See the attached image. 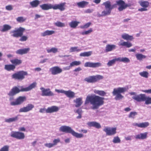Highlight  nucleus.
I'll list each match as a JSON object with an SVG mask.
<instances>
[{"label": "nucleus", "instance_id": "obj_41", "mask_svg": "<svg viewBox=\"0 0 151 151\" xmlns=\"http://www.w3.org/2000/svg\"><path fill=\"white\" fill-rule=\"evenodd\" d=\"M94 92L101 96H104L106 94V93L103 91H100L96 90H94Z\"/></svg>", "mask_w": 151, "mask_h": 151}, {"label": "nucleus", "instance_id": "obj_58", "mask_svg": "<svg viewBox=\"0 0 151 151\" xmlns=\"http://www.w3.org/2000/svg\"><path fill=\"white\" fill-rule=\"evenodd\" d=\"M133 138V136L132 135H129L127 137H125V139L126 140H129L131 141V140Z\"/></svg>", "mask_w": 151, "mask_h": 151}, {"label": "nucleus", "instance_id": "obj_24", "mask_svg": "<svg viewBox=\"0 0 151 151\" xmlns=\"http://www.w3.org/2000/svg\"><path fill=\"white\" fill-rule=\"evenodd\" d=\"M87 124L90 127H93L97 129H99L101 127L100 124L96 122H89Z\"/></svg>", "mask_w": 151, "mask_h": 151}, {"label": "nucleus", "instance_id": "obj_48", "mask_svg": "<svg viewBox=\"0 0 151 151\" xmlns=\"http://www.w3.org/2000/svg\"><path fill=\"white\" fill-rule=\"evenodd\" d=\"M149 125V123L148 122H144L140 123L139 127L141 128H145L147 127Z\"/></svg>", "mask_w": 151, "mask_h": 151}, {"label": "nucleus", "instance_id": "obj_42", "mask_svg": "<svg viewBox=\"0 0 151 151\" xmlns=\"http://www.w3.org/2000/svg\"><path fill=\"white\" fill-rule=\"evenodd\" d=\"M92 53V52L91 51H89L87 52H83L81 53L80 54V56L83 57H88L90 56Z\"/></svg>", "mask_w": 151, "mask_h": 151}, {"label": "nucleus", "instance_id": "obj_27", "mask_svg": "<svg viewBox=\"0 0 151 151\" xmlns=\"http://www.w3.org/2000/svg\"><path fill=\"white\" fill-rule=\"evenodd\" d=\"M122 37L125 40H127L132 41L134 38L132 36L130 35L127 33H123L121 35Z\"/></svg>", "mask_w": 151, "mask_h": 151}, {"label": "nucleus", "instance_id": "obj_6", "mask_svg": "<svg viewBox=\"0 0 151 151\" xmlns=\"http://www.w3.org/2000/svg\"><path fill=\"white\" fill-rule=\"evenodd\" d=\"M132 98L137 102L145 101L146 104H151V98L146 96L144 94H140L135 96H133Z\"/></svg>", "mask_w": 151, "mask_h": 151}, {"label": "nucleus", "instance_id": "obj_12", "mask_svg": "<svg viewBox=\"0 0 151 151\" xmlns=\"http://www.w3.org/2000/svg\"><path fill=\"white\" fill-rule=\"evenodd\" d=\"M116 128L105 127L103 131L106 133L107 135L111 136L115 135L116 133Z\"/></svg>", "mask_w": 151, "mask_h": 151}, {"label": "nucleus", "instance_id": "obj_25", "mask_svg": "<svg viewBox=\"0 0 151 151\" xmlns=\"http://www.w3.org/2000/svg\"><path fill=\"white\" fill-rule=\"evenodd\" d=\"M116 47V46L114 45H107L105 47V51L106 52L111 51L115 49Z\"/></svg>", "mask_w": 151, "mask_h": 151}, {"label": "nucleus", "instance_id": "obj_61", "mask_svg": "<svg viewBox=\"0 0 151 151\" xmlns=\"http://www.w3.org/2000/svg\"><path fill=\"white\" fill-rule=\"evenodd\" d=\"M55 91L58 92V93H63L64 94L65 91L61 89V90H59L57 89H55Z\"/></svg>", "mask_w": 151, "mask_h": 151}, {"label": "nucleus", "instance_id": "obj_13", "mask_svg": "<svg viewBox=\"0 0 151 151\" xmlns=\"http://www.w3.org/2000/svg\"><path fill=\"white\" fill-rule=\"evenodd\" d=\"M26 97L25 96H20L17 98L14 102L11 103L12 106H15L21 104L26 100Z\"/></svg>", "mask_w": 151, "mask_h": 151}, {"label": "nucleus", "instance_id": "obj_62", "mask_svg": "<svg viewBox=\"0 0 151 151\" xmlns=\"http://www.w3.org/2000/svg\"><path fill=\"white\" fill-rule=\"evenodd\" d=\"M74 112L76 113H78V114H81L82 110L81 109H79L76 111H74Z\"/></svg>", "mask_w": 151, "mask_h": 151}, {"label": "nucleus", "instance_id": "obj_50", "mask_svg": "<svg viewBox=\"0 0 151 151\" xmlns=\"http://www.w3.org/2000/svg\"><path fill=\"white\" fill-rule=\"evenodd\" d=\"M20 37L19 40V41L21 42H24L27 40L28 39V37L26 35H22L21 36H20Z\"/></svg>", "mask_w": 151, "mask_h": 151}, {"label": "nucleus", "instance_id": "obj_18", "mask_svg": "<svg viewBox=\"0 0 151 151\" xmlns=\"http://www.w3.org/2000/svg\"><path fill=\"white\" fill-rule=\"evenodd\" d=\"M12 27L7 24H4L0 27V31L1 32H5L10 30Z\"/></svg>", "mask_w": 151, "mask_h": 151}, {"label": "nucleus", "instance_id": "obj_64", "mask_svg": "<svg viewBox=\"0 0 151 151\" xmlns=\"http://www.w3.org/2000/svg\"><path fill=\"white\" fill-rule=\"evenodd\" d=\"M93 11V10L92 9H88L85 11V12L86 13H91Z\"/></svg>", "mask_w": 151, "mask_h": 151}, {"label": "nucleus", "instance_id": "obj_47", "mask_svg": "<svg viewBox=\"0 0 151 151\" xmlns=\"http://www.w3.org/2000/svg\"><path fill=\"white\" fill-rule=\"evenodd\" d=\"M112 142L114 143H119L121 142V140L118 136H115L113 138Z\"/></svg>", "mask_w": 151, "mask_h": 151}, {"label": "nucleus", "instance_id": "obj_36", "mask_svg": "<svg viewBox=\"0 0 151 151\" xmlns=\"http://www.w3.org/2000/svg\"><path fill=\"white\" fill-rule=\"evenodd\" d=\"M117 60L124 63H129L130 62V60L126 57H118L117 58Z\"/></svg>", "mask_w": 151, "mask_h": 151}, {"label": "nucleus", "instance_id": "obj_59", "mask_svg": "<svg viewBox=\"0 0 151 151\" xmlns=\"http://www.w3.org/2000/svg\"><path fill=\"white\" fill-rule=\"evenodd\" d=\"M46 109L45 108H41L39 110V112L41 113H46Z\"/></svg>", "mask_w": 151, "mask_h": 151}, {"label": "nucleus", "instance_id": "obj_35", "mask_svg": "<svg viewBox=\"0 0 151 151\" xmlns=\"http://www.w3.org/2000/svg\"><path fill=\"white\" fill-rule=\"evenodd\" d=\"M137 59L140 61H142L143 59L146 58V56L141 53H137L135 54Z\"/></svg>", "mask_w": 151, "mask_h": 151}, {"label": "nucleus", "instance_id": "obj_5", "mask_svg": "<svg viewBox=\"0 0 151 151\" xmlns=\"http://www.w3.org/2000/svg\"><path fill=\"white\" fill-rule=\"evenodd\" d=\"M128 89L127 87H118L117 88L114 89L112 92V94L113 96H116L115 99L116 100H119L123 98V96H122L121 93H124Z\"/></svg>", "mask_w": 151, "mask_h": 151}, {"label": "nucleus", "instance_id": "obj_51", "mask_svg": "<svg viewBox=\"0 0 151 151\" xmlns=\"http://www.w3.org/2000/svg\"><path fill=\"white\" fill-rule=\"evenodd\" d=\"M17 21L20 22H22L25 21L26 20V18H24L22 17H18L17 18Z\"/></svg>", "mask_w": 151, "mask_h": 151}, {"label": "nucleus", "instance_id": "obj_32", "mask_svg": "<svg viewBox=\"0 0 151 151\" xmlns=\"http://www.w3.org/2000/svg\"><path fill=\"white\" fill-rule=\"evenodd\" d=\"M40 1L38 0H35L30 2V5L32 8L37 7L40 4Z\"/></svg>", "mask_w": 151, "mask_h": 151}, {"label": "nucleus", "instance_id": "obj_14", "mask_svg": "<svg viewBox=\"0 0 151 151\" xmlns=\"http://www.w3.org/2000/svg\"><path fill=\"white\" fill-rule=\"evenodd\" d=\"M49 71L52 75H56L61 73L63 70L59 67L55 66L50 68Z\"/></svg>", "mask_w": 151, "mask_h": 151}, {"label": "nucleus", "instance_id": "obj_19", "mask_svg": "<svg viewBox=\"0 0 151 151\" xmlns=\"http://www.w3.org/2000/svg\"><path fill=\"white\" fill-rule=\"evenodd\" d=\"M59 110L58 107L56 106H52L48 107L46 109V113H52L57 112Z\"/></svg>", "mask_w": 151, "mask_h": 151}, {"label": "nucleus", "instance_id": "obj_29", "mask_svg": "<svg viewBox=\"0 0 151 151\" xmlns=\"http://www.w3.org/2000/svg\"><path fill=\"white\" fill-rule=\"evenodd\" d=\"M82 100V98H79L73 100L74 102L76 103L75 106L76 107H78L81 105L83 103Z\"/></svg>", "mask_w": 151, "mask_h": 151}, {"label": "nucleus", "instance_id": "obj_33", "mask_svg": "<svg viewBox=\"0 0 151 151\" xmlns=\"http://www.w3.org/2000/svg\"><path fill=\"white\" fill-rule=\"evenodd\" d=\"M10 62L13 65H15V66L17 65H20L22 63V61L21 60L17 58L11 60Z\"/></svg>", "mask_w": 151, "mask_h": 151}, {"label": "nucleus", "instance_id": "obj_57", "mask_svg": "<svg viewBox=\"0 0 151 151\" xmlns=\"http://www.w3.org/2000/svg\"><path fill=\"white\" fill-rule=\"evenodd\" d=\"M5 8L6 10L9 11H11L13 9V6L11 5H9L6 6Z\"/></svg>", "mask_w": 151, "mask_h": 151}, {"label": "nucleus", "instance_id": "obj_4", "mask_svg": "<svg viewBox=\"0 0 151 151\" xmlns=\"http://www.w3.org/2000/svg\"><path fill=\"white\" fill-rule=\"evenodd\" d=\"M59 130L60 132L70 133L77 138H81L83 137V134L76 132L71 127L68 126H62L60 127Z\"/></svg>", "mask_w": 151, "mask_h": 151}, {"label": "nucleus", "instance_id": "obj_30", "mask_svg": "<svg viewBox=\"0 0 151 151\" xmlns=\"http://www.w3.org/2000/svg\"><path fill=\"white\" fill-rule=\"evenodd\" d=\"M15 68V65L13 64L6 65L4 66V69L8 71H14Z\"/></svg>", "mask_w": 151, "mask_h": 151}, {"label": "nucleus", "instance_id": "obj_44", "mask_svg": "<svg viewBox=\"0 0 151 151\" xmlns=\"http://www.w3.org/2000/svg\"><path fill=\"white\" fill-rule=\"evenodd\" d=\"M81 63L80 61H74L70 63V66L71 67L75 66H78L80 65Z\"/></svg>", "mask_w": 151, "mask_h": 151}, {"label": "nucleus", "instance_id": "obj_43", "mask_svg": "<svg viewBox=\"0 0 151 151\" xmlns=\"http://www.w3.org/2000/svg\"><path fill=\"white\" fill-rule=\"evenodd\" d=\"M46 50L47 52L48 53L52 52L55 53L58 52V49L56 48L52 47L50 49H47Z\"/></svg>", "mask_w": 151, "mask_h": 151}, {"label": "nucleus", "instance_id": "obj_3", "mask_svg": "<svg viewBox=\"0 0 151 151\" xmlns=\"http://www.w3.org/2000/svg\"><path fill=\"white\" fill-rule=\"evenodd\" d=\"M36 85L37 83L36 82H33L26 88H23L22 86H19V88L17 86H14L9 91L8 93V95L9 96H14L20 92L29 91L34 88L36 86Z\"/></svg>", "mask_w": 151, "mask_h": 151}, {"label": "nucleus", "instance_id": "obj_26", "mask_svg": "<svg viewBox=\"0 0 151 151\" xmlns=\"http://www.w3.org/2000/svg\"><path fill=\"white\" fill-rule=\"evenodd\" d=\"M64 94L68 97L70 98H73L74 97L75 93L70 90L68 91H65Z\"/></svg>", "mask_w": 151, "mask_h": 151}, {"label": "nucleus", "instance_id": "obj_23", "mask_svg": "<svg viewBox=\"0 0 151 151\" xmlns=\"http://www.w3.org/2000/svg\"><path fill=\"white\" fill-rule=\"evenodd\" d=\"M30 50L29 48H25L23 49H19L16 51L17 54L22 55L23 54H27Z\"/></svg>", "mask_w": 151, "mask_h": 151}, {"label": "nucleus", "instance_id": "obj_7", "mask_svg": "<svg viewBox=\"0 0 151 151\" xmlns=\"http://www.w3.org/2000/svg\"><path fill=\"white\" fill-rule=\"evenodd\" d=\"M25 30L24 28L20 27L19 28H15L14 30L11 31L10 33L12 36L15 37H18L23 35Z\"/></svg>", "mask_w": 151, "mask_h": 151}, {"label": "nucleus", "instance_id": "obj_16", "mask_svg": "<svg viewBox=\"0 0 151 151\" xmlns=\"http://www.w3.org/2000/svg\"><path fill=\"white\" fill-rule=\"evenodd\" d=\"M101 63H93L91 62H87L84 64V66L85 67H89L90 68H96L101 66Z\"/></svg>", "mask_w": 151, "mask_h": 151}, {"label": "nucleus", "instance_id": "obj_11", "mask_svg": "<svg viewBox=\"0 0 151 151\" xmlns=\"http://www.w3.org/2000/svg\"><path fill=\"white\" fill-rule=\"evenodd\" d=\"M40 89L41 91V95L42 96H53L55 95L50 88H45L42 87L40 88Z\"/></svg>", "mask_w": 151, "mask_h": 151}, {"label": "nucleus", "instance_id": "obj_34", "mask_svg": "<svg viewBox=\"0 0 151 151\" xmlns=\"http://www.w3.org/2000/svg\"><path fill=\"white\" fill-rule=\"evenodd\" d=\"M76 4L79 7L83 8L88 4V2L85 1H83L77 2Z\"/></svg>", "mask_w": 151, "mask_h": 151}, {"label": "nucleus", "instance_id": "obj_17", "mask_svg": "<svg viewBox=\"0 0 151 151\" xmlns=\"http://www.w3.org/2000/svg\"><path fill=\"white\" fill-rule=\"evenodd\" d=\"M66 4L65 2L61 3L58 4L52 5V9L54 10L59 9L61 11H64L65 8V6Z\"/></svg>", "mask_w": 151, "mask_h": 151}, {"label": "nucleus", "instance_id": "obj_15", "mask_svg": "<svg viewBox=\"0 0 151 151\" xmlns=\"http://www.w3.org/2000/svg\"><path fill=\"white\" fill-rule=\"evenodd\" d=\"M34 107V106L33 104H28L26 106L21 108L19 110V112H27L32 110Z\"/></svg>", "mask_w": 151, "mask_h": 151}, {"label": "nucleus", "instance_id": "obj_56", "mask_svg": "<svg viewBox=\"0 0 151 151\" xmlns=\"http://www.w3.org/2000/svg\"><path fill=\"white\" fill-rule=\"evenodd\" d=\"M9 146L5 145L1 148V151H9Z\"/></svg>", "mask_w": 151, "mask_h": 151}, {"label": "nucleus", "instance_id": "obj_37", "mask_svg": "<svg viewBox=\"0 0 151 151\" xmlns=\"http://www.w3.org/2000/svg\"><path fill=\"white\" fill-rule=\"evenodd\" d=\"M18 119V116H17L14 117L10 118L8 119H5V122L7 123H10L11 122L16 121Z\"/></svg>", "mask_w": 151, "mask_h": 151}, {"label": "nucleus", "instance_id": "obj_21", "mask_svg": "<svg viewBox=\"0 0 151 151\" xmlns=\"http://www.w3.org/2000/svg\"><path fill=\"white\" fill-rule=\"evenodd\" d=\"M147 132L140 133L136 135L135 138L137 139H144L147 138Z\"/></svg>", "mask_w": 151, "mask_h": 151}, {"label": "nucleus", "instance_id": "obj_49", "mask_svg": "<svg viewBox=\"0 0 151 151\" xmlns=\"http://www.w3.org/2000/svg\"><path fill=\"white\" fill-rule=\"evenodd\" d=\"M137 114V113L136 112L132 111L128 115V117L129 118L134 119L135 116Z\"/></svg>", "mask_w": 151, "mask_h": 151}, {"label": "nucleus", "instance_id": "obj_28", "mask_svg": "<svg viewBox=\"0 0 151 151\" xmlns=\"http://www.w3.org/2000/svg\"><path fill=\"white\" fill-rule=\"evenodd\" d=\"M55 33V31L53 30H47L41 34V35L42 37L49 36L52 35Z\"/></svg>", "mask_w": 151, "mask_h": 151}, {"label": "nucleus", "instance_id": "obj_10", "mask_svg": "<svg viewBox=\"0 0 151 151\" xmlns=\"http://www.w3.org/2000/svg\"><path fill=\"white\" fill-rule=\"evenodd\" d=\"M10 136L13 138L18 139H23L25 138L24 133L19 132L12 131L10 134Z\"/></svg>", "mask_w": 151, "mask_h": 151}, {"label": "nucleus", "instance_id": "obj_40", "mask_svg": "<svg viewBox=\"0 0 151 151\" xmlns=\"http://www.w3.org/2000/svg\"><path fill=\"white\" fill-rule=\"evenodd\" d=\"M118 61L117 58H115L111 60H109L107 63V65L109 67H110L114 65L116 61Z\"/></svg>", "mask_w": 151, "mask_h": 151}, {"label": "nucleus", "instance_id": "obj_31", "mask_svg": "<svg viewBox=\"0 0 151 151\" xmlns=\"http://www.w3.org/2000/svg\"><path fill=\"white\" fill-rule=\"evenodd\" d=\"M139 5L142 7L147 8L149 5V2L147 1H140L138 2Z\"/></svg>", "mask_w": 151, "mask_h": 151}, {"label": "nucleus", "instance_id": "obj_63", "mask_svg": "<svg viewBox=\"0 0 151 151\" xmlns=\"http://www.w3.org/2000/svg\"><path fill=\"white\" fill-rule=\"evenodd\" d=\"M142 91L146 93H151V89L147 90H142Z\"/></svg>", "mask_w": 151, "mask_h": 151}, {"label": "nucleus", "instance_id": "obj_60", "mask_svg": "<svg viewBox=\"0 0 151 151\" xmlns=\"http://www.w3.org/2000/svg\"><path fill=\"white\" fill-rule=\"evenodd\" d=\"M148 9L147 8H146L144 7L140 9H139L138 11L141 12H142L143 11H147Z\"/></svg>", "mask_w": 151, "mask_h": 151}, {"label": "nucleus", "instance_id": "obj_54", "mask_svg": "<svg viewBox=\"0 0 151 151\" xmlns=\"http://www.w3.org/2000/svg\"><path fill=\"white\" fill-rule=\"evenodd\" d=\"M60 142V139L59 138H58L56 139H55L53 141L52 144L54 146L56 145L58 143Z\"/></svg>", "mask_w": 151, "mask_h": 151}, {"label": "nucleus", "instance_id": "obj_2", "mask_svg": "<svg viewBox=\"0 0 151 151\" xmlns=\"http://www.w3.org/2000/svg\"><path fill=\"white\" fill-rule=\"evenodd\" d=\"M104 98L98 96H88L86 98L84 104L86 105L90 103L92 105L91 107L92 109H98L104 103Z\"/></svg>", "mask_w": 151, "mask_h": 151}, {"label": "nucleus", "instance_id": "obj_1", "mask_svg": "<svg viewBox=\"0 0 151 151\" xmlns=\"http://www.w3.org/2000/svg\"><path fill=\"white\" fill-rule=\"evenodd\" d=\"M116 2V4L112 5H111V2L109 1L104 2L102 5L105 6V9L103 11L101 14L99 12H97L98 16L99 17H103L110 15L112 10L116 7V5L119 6L118 10L119 11H122L126 9L127 7L131 6L130 4H126L122 0H117Z\"/></svg>", "mask_w": 151, "mask_h": 151}, {"label": "nucleus", "instance_id": "obj_20", "mask_svg": "<svg viewBox=\"0 0 151 151\" xmlns=\"http://www.w3.org/2000/svg\"><path fill=\"white\" fill-rule=\"evenodd\" d=\"M118 45L119 46H125L127 48H129L132 46V44L129 42L124 41L123 40H121Z\"/></svg>", "mask_w": 151, "mask_h": 151}, {"label": "nucleus", "instance_id": "obj_9", "mask_svg": "<svg viewBox=\"0 0 151 151\" xmlns=\"http://www.w3.org/2000/svg\"><path fill=\"white\" fill-rule=\"evenodd\" d=\"M27 75V72L23 71H19L12 75V78L16 79L22 80L24 78V76Z\"/></svg>", "mask_w": 151, "mask_h": 151}, {"label": "nucleus", "instance_id": "obj_39", "mask_svg": "<svg viewBox=\"0 0 151 151\" xmlns=\"http://www.w3.org/2000/svg\"><path fill=\"white\" fill-rule=\"evenodd\" d=\"M80 22L76 21H72L69 23V25L73 28H76Z\"/></svg>", "mask_w": 151, "mask_h": 151}, {"label": "nucleus", "instance_id": "obj_45", "mask_svg": "<svg viewBox=\"0 0 151 151\" xmlns=\"http://www.w3.org/2000/svg\"><path fill=\"white\" fill-rule=\"evenodd\" d=\"M139 74L142 77L145 78H147L149 75L148 73L146 71H143L142 72H140Z\"/></svg>", "mask_w": 151, "mask_h": 151}, {"label": "nucleus", "instance_id": "obj_53", "mask_svg": "<svg viewBox=\"0 0 151 151\" xmlns=\"http://www.w3.org/2000/svg\"><path fill=\"white\" fill-rule=\"evenodd\" d=\"M91 24V22L87 23L83 26H81L80 28L83 29L88 28L90 26Z\"/></svg>", "mask_w": 151, "mask_h": 151}, {"label": "nucleus", "instance_id": "obj_46", "mask_svg": "<svg viewBox=\"0 0 151 151\" xmlns=\"http://www.w3.org/2000/svg\"><path fill=\"white\" fill-rule=\"evenodd\" d=\"M54 24L58 27H62L65 26V24L64 23L61 22L59 21H57Z\"/></svg>", "mask_w": 151, "mask_h": 151}, {"label": "nucleus", "instance_id": "obj_8", "mask_svg": "<svg viewBox=\"0 0 151 151\" xmlns=\"http://www.w3.org/2000/svg\"><path fill=\"white\" fill-rule=\"evenodd\" d=\"M104 77L101 75H97L96 76H93L86 78L84 79L85 81L88 83H93L103 79Z\"/></svg>", "mask_w": 151, "mask_h": 151}, {"label": "nucleus", "instance_id": "obj_52", "mask_svg": "<svg viewBox=\"0 0 151 151\" xmlns=\"http://www.w3.org/2000/svg\"><path fill=\"white\" fill-rule=\"evenodd\" d=\"M93 31V30L91 28H90L88 30L83 32L81 33L82 35H87L88 34Z\"/></svg>", "mask_w": 151, "mask_h": 151}, {"label": "nucleus", "instance_id": "obj_55", "mask_svg": "<svg viewBox=\"0 0 151 151\" xmlns=\"http://www.w3.org/2000/svg\"><path fill=\"white\" fill-rule=\"evenodd\" d=\"M44 145L46 147L48 148H51L54 147L52 143H45Z\"/></svg>", "mask_w": 151, "mask_h": 151}, {"label": "nucleus", "instance_id": "obj_38", "mask_svg": "<svg viewBox=\"0 0 151 151\" xmlns=\"http://www.w3.org/2000/svg\"><path fill=\"white\" fill-rule=\"evenodd\" d=\"M82 50V49L78 48V47H71L69 50V52H78Z\"/></svg>", "mask_w": 151, "mask_h": 151}, {"label": "nucleus", "instance_id": "obj_22", "mask_svg": "<svg viewBox=\"0 0 151 151\" xmlns=\"http://www.w3.org/2000/svg\"><path fill=\"white\" fill-rule=\"evenodd\" d=\"M43 10H47L52 9V5L50 4H45L40 5Z\"/></svg>", "mask_w": 151, "mask_h": 151}]
</instances>
